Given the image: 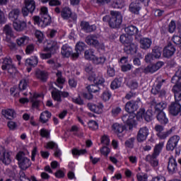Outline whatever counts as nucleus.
<instances>
[{"label":"nucleus","instance_id":"obj_21","mask_svg":"<svg viewBox=\"0 0 181 181\" xmlns=\"http://www.w3.org/2000/svg\"><path fill=\"white\" fill-rule=\"evenodd\" d=\"M86 42L89 46H93V47H99L100 42L98 41L97 36L95 35H90L86 37Z\"/></svg>","mask_w":181,"mask_h":181},{"label":"nucleus","instance_id":"obj_61","mask_svg":"<svg viewBox=\"0 0 181 181\" xmlns=\"http://www.w3.org/2000/svg\"><path fill=\"white\" fill-rule=\"evenodd\" d=\"M110 98H111V93H110V92L107 90L104 91L102 95V99L103 100V101H108V100H110Z\"/></svg>","mask_w":181,"mask_h":181},{"label":"nucleus","instance_id":"obj_55","mask_svg":"<svg viewBox=\"0 0 181 181\" xmlns=\"http://www.w3.org/2000/svg\"><path fill=\"white\" fill-rule=\"evenodd\" d=\"M4 40L5 42H6V43H8L7 45L8 46V47H10L11 50H15V49H16V44L12 42V40L11 38H7Z\"/></svg>","mask_w":181,"mask_h":181},{"label":"nucleus","instance_id":"obj_8","mask_svg":"<svg viewBox=\"0 0 181 181\" xmlns=\"http://www.w3.org/2000/svg\"><path fill=\"white\" fill-rule=\"evenodd\" d=\"M51 46L48 45V46L45 49V52H50L48 53H41L40 54L41 59H50L52 57V53H54L57 49H59V46H57V42H51Z\"/></svg>","mask_w":181,"mask_h":181},{"label":"nucleus","instance_id":"obj_5","mask_svg":"<svg viewBox=\"0 0 181 181\" xmlns=\"http://www.w3.org/2000/svg\"><path fill=\"white\" fill-rule=\"evenodd\" d=\"M16 159L18 160V166L22 170H26L28 168H30L32 163L30 159L25 156V153L23 151H20L16 155Z\"/></svg>","mask_w":181,"mask_h":181},{"label":"nucleus","instance_id":"obj_26","mask_svg":"<svg viewBox=\"0 0 181 181\" xmlns=\"http://www.w3.org/2000/svg\"><path fill=\"white\" fill-rule=\"evenodd\" d=\"M47 72L45 71H42L40 69H37L35 71V77L40 81H42V83H46L47 81V77H48Z\"/></svg>","mask_w":181,"mask_h":181},{"label":"nucleus","instance_id":"obj_32","mask_svg":"<svg viewBox=\"0 0 181 181\" xmlns=\"http://www.w3.org/2000/svg\"><path fill=\"white\" fill-rule=\"evenodd\" d=\"M52 117V113H50L49 111L46 110L45 112H42L40 117V121L42 122V124H46L49 121V119Z\"/></svg>","mask_w":181,"mask_h":181},{"label":"nucleus","instance_id":"obj_53","mask_svg":"<svg viewBox=\"0 0 181 181\" xmlns=\"http://www.w3.org/2000/svg\"><path fill=\"white\" fill-rule=\"evenodd\" d=\"M35 37L37 39V41L39 42V43H42V42H43V39H44L43 33H42V31H40V30H36L35 33Z\"/></svg>","mask_w":181,"mask_h":181},{"label":"nucleus","instance_id":"obj_25","mask_svg":"<svg viewBox=\"0 0 181 181\" xmlns=\"http://www.w3.org/2000/svg\"><path fill=\"white\" fill-rule=\"evenodd\" d=\"M21 15V10L19 8H13L8 13V19L12 22L18 21L19 16Z\"/></svg>","mask_w":181,"mask_h":181},{"label":"nucleus","instance_id":"obj_22","mask_svg":"<svg viewBox=\"0 0 181 181\" xmlns=\"http://www.w3.org/2000/svg\"><path fill=\"white\" fill-rule=\"evenodd\" d=\"M181 111V105L178 102L172 103L169 107V112L172 115L175 117L179 115Z\"/></svg>","mask_w":181,"mask_h":181},{"label":"nucleus","instance_id":"obj_9","mask_svg":"<svg viewBox=\"0 0 181 181\" xmlns=\"http://www.w3.org/2000/svg\"><path fill=\"white\" fill-rule=\"evenodd\" d=\"M180 141V136L174 135L171 136L166 144L167 151H174L177 147V144Z\"/></svg>","mask_w":181,"mask_h":181},{"label":"nucleus","instance_id":"obj_29","mask_svg":"<svg viewBox=\"0 0 181 181\" xmlns=\"http://www.w3.org/2000/svg\"><path fill=\"white\" fill-rule=\"evenodd\" d=\"M13 26L17 32H22L26 28V23L25 21H15L13 23Z\"/></svg>","mask_w":181,"mask_h":181},{"label":"nucleus","instance_id":"obj_60","mask_svg":"<svg viewBox=\"0 0 181 181\" xmlns=\"http://www.w3.org/2000/svg\"><path fill=\"white\" fill-rule=\"evenodd\" d=\"M57 147V144L54 141H49L47 143V146H45L47 149H56Z\"/></svg>","mask_w":181,"mask_h":181},{"label":"nucleus","instance_id":"obj_38","mask_svg":"<svg viewBox=\"0 0 181 181\" xmlns=\"http://www.w3.org/2000/svg\"><path fill=\"white\" fill-rule=\"evenodd\" d=\"M61 16L63 19H69L71 16V10L70 8H64L61 11Z\"/></svg>","mask_w":181,"mask_h":181},{"label":"nucleus","instance_id":"obj_58","mask_svg":"<svg viewBox=\"0 0 181 181\" xmlns=\"http://www.w3.org/2000/svg\"><path fill=\"white\" fill-rule=\"evenodd\" d=\"M155 58L153 57V55H152L151 53H148L144 58V61L146 62V63H152V62H153V59Z\"/></svg>","mask_w":181,"mask_h":181},{"label":"nucleus","instance_id":"obj_27","mask_svg":"<svg viewBox=\"0 0 181 181\" xmlns=\"http://www.w3.org/2000/svg\"><path fill=\"white\" fill-rule=\"evenodd\" d=\"M140 47L141 49H143L144 50H148L152 45V40L148 38V37H144L140 40Z\"/></svg>","mask_w":181,"mask_h":181},{"label":"nucleus","instance_id":"obj_36","mask_svg":"<svg viewBox=\"0 0 181 181\" xmlns=\"http://www.w3.org/2000/svg\"><path fill=\"white\" fill-rule=\"evenodd\" d=\"M38 62L37 57H31L30 59L25 60V66L35 67V66H37Z\"/></svg>","mask_w":181,"mask_h":181},{"label":"nucleus","instance_id":"obj_51","mask_svg":"<svg viewBox=\"0 0 181 181\" xmlns=\"http://www.w3.org/2000/svg\"><path fill=\"white\" fill-rule=\"evenodd\" d=\"M88 127L90 129H93V131H95L96 129H98V123L94 120H90L88 123Z\"/></svg>","mask_w":181,"mask_h":181},{"label":"nucleus","instance_id":"obj_50","mask_svg":"<svg viewBox=\"0 0 181 181\" xmlns=\"http://www.w3.org/2000/svg\"><path fill=\"white\" fill-rule=\"evenodd\" d=\"M87 90L89 93H98L100 91V88L98 85H90L87 86Z\"/></svg>","mask_w":181,"mask_h":181},{"label":"nucleus","instance_id":"obj_48","mask_svg":"<svg viewBox=\"0 0 181 181\" xmlns=\"http://www.w3.org/2000/svg\"><path fill=\"white\" fill-rule=\"evenodd\" d=\"M167 105L164 102H160L159 103H157L155 106L156 111H158V112H163L165 108H166Z\"/></svg>","mask_w":181,"mask_h":181},{"label":"nucleus","instance_id":"obj_20","mask_svg":"<svg viewBox=\"0 0 181 181\" xmlns=\"http://www.w3.org/2000/svg\"><path fill=\"white\" fill-rule=\"evenodd\" d=\"M135 116L134 115H131L129 113L127 115H124L122 117V119L124 124H127L129 125V129H132V125L135 124Z\"/></svg>","mask_w":181,"mask_h":181},{"label":"nucleus","instance_id":"obj_23","mask_svg":"<svg viewBox=\"0 0 181 181\" xmlns=\"http://www.w3.org/2000/svg\"><path fill=\"white\" fill-rule=\"evenodd\" d=\"M73 49L69 45L66 44L62 47L61 54L63 57H71L73 59Z\"/></svg>","mask_w":181,"mask_h":181},{"label":"nucleus","instance_id":"obj_49","mask_svg":"<svg viewBox=\"0 0 181 181\" xmlns=\"http://www.w3.org/2000/svg\"><path fill=\"white\" fill-rule=\"evenodd\" d=\"M173 84H175L172 89L174 94H176V93H181V82L177 81L176 83H173Z\"/></svg>","mask_w":181,"mask_h":181},{"label":"nucleus","instance_id":"obj_63","mask_svg":"<svg viewBox=\"0 0 181 181\" xmlns=\"http://www.w3.org/2000/svg\"><path fill=\"white\" fill-rule=\"evenodd\" d=\"M172 42H173L175 45H181V37L179 35H173Z\"/></svg>","mask_w":181,"mask_h":181},{"label":"nucleus","instance_id":"obj_62","mask_svg":"<svg viewBox=\"0 0 181 181\" xmlns=\"http://www.w3.org/2000/svg\"><path fill=\"white\" fill-rule=\"evenodd\" d=\"M86 152L87 151L86 149L78 150L75 148L72 150L73 155H84V153H86Z\"/></svg>","mask_w":181,"mask_h":181},{"label":"nucleus","instance_id":"obj_46","mask_svg":"<svg viewBox=\"0 0 181 181\" xmlns=\"http://www.w3.org/2000/svg\"><path fill=\"white\" fill-rule=\"evenodd\" d=\"M17 45L18 46H25L29 42V37L27 36H23L16 40Z\"/></svg>","mask_w":181,"mask_h":181},{"label":"nucleus","instance_id":"obj_4","mask_svg":"<svg viewBox=\"0 0 181 181\" xmlns=\"http://www.w3.org/2000/svg\"><path fill=\"white\" fill-rule=\"evenodd\" d=\"M111 17L109 20V26L115 29V28H119L121 23H122V16L121 13L118 11H110Z\"/></svg>","mask_w":181,"mask_h":181},{"label":"nucleus","instance_id":"obj_7","mask_svg":"<svg viewBox=\"0 0 181 181\" xmlns=\"http://www.w3.org/2000/svg\"><path fill=\"white\" fill-rule=\"evenodd\" d=\"M1 70L8 71L10 74L16 73V67H15V65L12 63V59H11V57H6L3 59Z\"/></svg>","mask_w":181,"mask_h":181},{"label":"nucleus","instance_id":"obj_41","mask_svg":"<svg viewBox=\"0 0 181 181\" xmlns=\"http://www.w3.org/2000/svg\"><path fill=\"white\" fill-rule=\"evenodd\" d=\"M107 59L105 57H95L92 59L93 64H104Z\"/></svg>","mask_w":181,"mask_h":181},{"label":"nucleus","instance_id":"obj_24","mask_svg":"<svg viewBox=\"0 0 181 181\" xmlns=\"http://www.w3.org/2000/svg\"><path fill=\"white\" fill-rule=\"evenodd\" d=\"M88 107L92 112H95V114H102L103 108L104 106L101 103H98L97 105L93 103H88Z\"/></svg>","mask_w":181,"mask_h":181},{"label":"nucleus","instance_id":"obj_30","mask_svg":"<svg viewBox=\"0 0 181 181\" xmlns=\"http://www.w3.org/2000/svg\"><path fill=\"white\" fill-rule=\"evenodd\" d=\"M25 6L29 10L30 13H33L36 9V2L35 0H25Z\"/></svg>","mask_w":181,"mask_h":181},{"label":"nucleus","instance_id":"obj_43","mask_svg":"<svg viewBox=\"0 0 181 181\" xmlns=\"http://www.w3.org/2000/svg\"><path fill=\"white\" fill-rule=\"evenodd\" d=\"M173 132V130L170 129V130L165 132H160L157 133L156 135L159 138V139H166L169 135H170Z\"/></svg>","mask_w":181,"mask_h":181},{"label":"nucleus","instance_id":"obj_44","mask_svg":"<svg viewBox=\"0 0 181 181\" xmlns=\"http://www.w3.org/2000/svg\"><path fill=\"white\" fill-rule=\"evenodd\" d=\"M121 84H122V81L121 79L115 78L110 85V88L112 90H117V88H119L121 87Z\"/></svg>","mask_w":181,"mask_h":181},{"label":"nucleus","instance_id":"obj_6","mask_svg":"<svg viewBox=\"0 0 181 181\" xmlns=\"http://www.w3.org/2000/svg\"><path fill=\"white\" fill-rule=\"evenodd\" d=\"M141 4H144V6H148V5H149V0H136L132 2L129 5V11H130L132 13L139 15L142 8Z\"/></svg>","mask_w":181,"mask_h":181},{"label":"nucleus","instance_id":"obj_54","mask_svg":"<svg viewBox=\"0 0 181 181\" xmlns=\"http://www.w3.org/2000/svg\"><path fill=\"white\" fill-rule=\"evenodd\" d=\"M40 135L42 137V138H50V132H49L47 129H41L40 131Z\"/></svg>","mask_w":181,"mask_h":181},{"label":"nucleus","instance_id":"obj_34","mask_svg":"<svg viewBox=\"0 0 181 181\" xmlns=\"http://www.w3.org/2000/svg\"><path fill=\"white\" fill-rule=\"evenodd\" d=\"M52 97L54 101H57V103H62V91L59 90L57 88H54L52 91Z\"/></svg>","mask_w":181,"mask_h":181},{"label":"nucleus","instance_id":"obj_64","mask_svg":"<svg viewBox=\"0 0 181 181\" xmlns=\"http://www.w3.org/2000/svg\"><path fill=\"white\" fill-rule=\"evenodd\" d=\"M136 177L139 181H148V175L146 174H137Z\"/></svg>","mask_w":181,"mask_h":181},{"label":"nucleus","instance_id":"obj_40","mask_svg":"<svg viewBox=\"0 0 181 181\" xmlns=\"http://www.w3.org/2000/svg\"><path fill=\"white\" fill-rule=\"evenodd\" d=\"M124 129H125V127L122 124L115 123L112 125V131L116 134H122V132H124Z\"/></svg>","mask_w":181,"mask_h":181},{"label":"nucleus","instance_id":"obj_14","mask_svg":"<svg viewBox=\"0 0 181 181\" xmlns=\"http://www.w3.org/2000/svg\"><path fill=\"white\" fill-rule=\"evenodd\" d=\"M0 160H1L4 165H9L11 162L10 153L6 151L5 148L2 146H0Z\"/></svg>","mask_w":181,"mask_h":181},{"label":"nucleus","instance_id":"obj_31","mask_svg":"<svg viewBox=\"0 0 181 181\" xmlns=\"http://www.w3.org/2000/svg\"><path fill=\"white\" fill-rule=\"evenodd\" d=\"M57 76V82L54 83L55 85L57 86L59 88H63V84H64V82L66 80L64 78H63V76H62V71H58L56 74Z\"/></svg>","mask_w":181,"mask_h":181},{"label":"nucleus","instance_id":"obj_16","mask_svg":"<svg viewBox=\"0 0 181 181\" xmlns=\"http://www.w3.org/2000/svg\"><path fill=\"white\" fill-rule=\"evenodd\" d=\"M175 52H176V48H175V46H173V44H172V42H168L167 46L163 49V57H166L167 59H169L170 57H172L173 54H175Z\"/></svg>","mask_w":181,"mask_h":181},{"label":"nucleus","instance_id":"obj_18","mask_svg":"<svg viewBox=\"0 0 181 181\" xmlns=\"http://www.w3.org/2000/svg\"><path fill=\"white\" fill-rule=\"evenodd\" d=\"M81 30H83L85 33H91L97 30V26L95 25H90L87 21H81L80 24Z\"/></svg>","mask_w":181,"mask_h":181},{"label":"nucleus","instance_id":"obj_13","mask_svg":"<svg viewBox=\"0 0 181 181\" xmlns=\"http://www.w3.org/2000/svg\"><path fill=\"white\" fill-rule=\"evenodd\" d=\"M137 115L139 117H141V118H144L147 122H151L153 118V112L152 110H148L145 112V109L141 108Z\"/></svg>","mask_w":181,"mask_h":181},{"label":"nucleus","instance_id":"obj_11","mask_svg":"<svg viewBox=\"0 0 181 181\" xmlns=\"http://www.w3.org/2000/svg\"><path fill=\"white\" fill-rule=\"evenodd\" d=\"M148 135H149V129L146 126L141 127L137 133L136 139L139 142H144L146 141Z\"/></svg>","mask_w":181,"mask_h":181},{"label":"nucleus","instance_id":"obj_10","mask_svg":"<svg viewBox=\"0 0 181 181\" xmlns=\"http://www.w3.org/2000/svg\"><path fill=\"white\" fill-rule=\"evenodd\" d=\"M164 64H165V62L162 61H159L156 64H149L144 69V73H145L146 74H148V73H151V74L155 73L158 71L159 69L163 67Z\"/></svg>","mask_w":181,"mask_h":181},{"label":"nucleus","instance_id":"obj_52","mask_svg":"<svg viewBox=\"0 0 181 181\" xmlns=\"http://www.w3.org/2000/svg\"><path fill=\"white\" fill-rule=\"evenodd\" d=\"M134 142H135V138L132 137L125 141L124 145L127 148H134Z\"/></svg>","mask_w":181,"mask_h":181},{"label":"nucleus","instance_id":"obj_15","mask_svg":"<svg viewBox=\"0 0 181 181\" xmlns=\"http://www.w3.org/2000/svg\"><path fill=\"white\" fill-rule=\"evenodd\" d=\"M167 169L170 175H174V173H176V172H177V162L176 161V159H175V158L170 157L168 158Z\"/></svg>","mask_w":181,"mask_h":181},{"label":"nucleus","instance_id":"obj_19","mask_svg":"<svg viewBox=\"0 0 181 181\" xmlns=\"http://www.w3.org/2000/svg\"><path fill=\"white\" fill-rule=\"evenodd\" d=\"M89 80H92L93 83L98 86H101L105 83V79L103 78V75L101 74H92L89 77Z\"/></svg>","mask_w":181,"mask_h":181},{"label":"nucleus","instance_id":"obj_56","mask_svg":"<svg viewBox=\"0 0 181 181\" xmlns=\"http://www.w3.org/2000/svg\"><path fill=\"white\" fill-rule=\"evenodd\" d=\"M176 30V23L175 21H171L168 25V32L170 33H173Z\"/></svg>","mask_w":181,"mask_h":181},{"label":"nucleus","instance_id":"obj_45","mask_svg":"<svg viewBox=\"0 0 181 181\" xmlns=\"http://www.w3.org/2000/svg\"><path fill=\"white\" fill-rule=\"evenodd\" d=\"M29 83V81L28 79H22L20 81L18 88L20 91H25L26 88H28V84Z\"/></svg>","mask_w":181,"mask_h":181},{"label":"nucleus","instance_id":"obj_1","mask_svg":"<svg viewBox=\"0 0 181 181\" xmlns=\"http://www.w3.org/2000/svg\"><path fill=\"white\" fill-rule=\"evenodd\" d=\"M165 142L163 141L158 143L154 146L153 153L147 155L146 156V162L150 163L151 165L153 166V168H156L159 165V160H158V156H159L160 152H162V149L163 148Z\"/></svg>","mask_w":181,"mask_h":181},{"label":"nucleus","instance_id":"obj_17","mask_svg":"<svg viewBox=\"0 0 181 181\" xmlns=\"http://www.w3.org/2000/svg\"><path fill=\"white\" fill-rule=\"evenodd\" d=\"M84 49H86V43L83 42H77L75 47L76 52L72 54V60H77L81 54V52H84Z\"/></svg>","mask_w":181,"mask_h":181},{"label":"nucleus","instance_id":"obj_39","mask_svg":"<svg viewBox=\"0 0 181 181\" xmlns=\"http://www.w3.org/2000/svg\"><path fill=\"white\" fill-rule=\"evenodd\" d=\"M151 54L154 59H160V56H162V49L159 47H154L152 49Z\"/></svg>","mask_w":181,"mask_h":181},{"label":"nucleus","instance_id":"obj_42","mask_svg":"<svg viewBox=\"0 0 181 181\" xmlns=\"http://www.w3.org/2000/svg\"><path fill=\"white\" fill-rule=\"evenodd\" d=\"M95 57L94 50L89 49L85 51V59H86V60H90L93 62Z\"/></svg>","mask_w":181,"mask_h":181},{"label":"nucleus","instance_id":"obj_57","mask_svg":"<svg viewBox=\"0 0 181 181\" xmlns=\"http://www.w3.org/2000/svg\"><path fill=\"white\" fill-rule=\"evenodd\" d=\"M19 176L21 181H30V179H29L28 177H26V175H25V172H23V170H20Z\"/></svg>","mask_w":181,"mask_h":181},{"label":"nucleus","instance_id":"obj_28","mask_svg":"<svg viewBox=\"0 0 181 181\" xmlns=\"http://www.w3.org/2000/svg\"><path fill=\"white\" fill-rule=\"evenodd\" d=\"M156 118L161 125H166L169 122V119L166 117V114L163 112H158Z\"/></svg>","mask_w":181,"mask_h":181},{"label":"nucleus","instance_id":"obj_12","mask_svg":"<svg viewBox=\"0 0 181 181\" xmlns=\"http://www.w3.org/2000/svg\"><path fill=\"white\" fill-rule=\"evenodd\" d=\"M40 15L41 17V23H43L44 26H48V25H50L52 21L50 20V16L47 13V7L41 8Z\"/></svg>","mask_w":181,"mask_h":181},{"label":"nucleus","instance_id":"obj_33","mask_svg":"<svg viewBox=\"0 0 181 181\" xmlns=\"http://www.w3.org/2000/svg\"><path fill=\"white\" fill-rule=\"evenodd\" d=\"M124 31L129 36H134L138 32V28L135 25H129L124 28Z\"/></svg>","mask_w":181,"mask_h":181},{"label":"nucleus","instance_id":"obj_37","mask_svg":"<svg viewBox=\"0 0 181 181\" xmlns=\"http://www.w3.org/2000/svg\"><path fill=\"white\" fill-rule=\"evenodd\" d=\"M4 33L6 35L5 39H11L13 36V31L9 25H6L4 28Z\"/></svg>","mask_w":181,"mask_h":181},{"label":"nucleus","instance_id":"obj_35","mask_svg":"<svg viewBox=\"0 0 181 181\" xmlns=\"http://www.w3.org/2000/svg\"><path fill=\"white\" fill-rule=\"evenodd\" d=\"M4 117L7 118V119H13L15 118V110L12 109H7L6 110L2 111Z\"/></svg>","mask_w":181,"mask_h":181},{"label":"nucleus","instance_id":"obj_2","mask_svg":"<svg viewBox=\"0 0 181 181\" xmlns=\"http://www.w3.org/2000/svg\"><path fill=\"white\" fill-rule=\"evenodd\" d=\"M120 42L124 45V50L127 54H135L138 50V45L132 42V37L125 35L120 36Z\"/></svg>","mask_w":181,"mask_h":181},{"label":"nucleus","instance_id":"obj_59","mask_svg":"<svg viewBox=\"0 0 181 181\" xmlns=\"http://www.w3.org/2000/svg\"><path fill=\"white\" fill-rule=\"evenodd\" d=\"M133 103V107L134 111H136L139 109V107H141V100L137 99L136 100H132Z\"/></svg>","mask_w":181,"mask_h":181},{"label":"nucleus","instance_id":"obj_3","mask_svg":"<svg viewBox=\"0 0 181 181\" xmlns=\"http://www.w3.org/2000/svg\"><path fill=\"white\" fill-rule=\"evenodd\" d=\"M166 83L165 79H162L161 78H157L156 80V83L151 88V93L154 95H158L159 97H164L166 95V91L162 88V86Z\"/></svg>","mask_w":181,"mask_h":181},{"label":"nucleus","instance_id":"obj_47","mask_svg":"<svg viewBox=\"0 0 181 181\" xmlns=\"http://www.w3.org/2000/svg\"><path fill=\"white\" fill-rule=\"evenodd\" d=\"M125 110L127 112H129V114H132L135 112V109H134V105L132 103V100H129L126 103Z\"/></svg>","mask_w":181,"mask_h":181}]
</instances>
